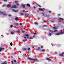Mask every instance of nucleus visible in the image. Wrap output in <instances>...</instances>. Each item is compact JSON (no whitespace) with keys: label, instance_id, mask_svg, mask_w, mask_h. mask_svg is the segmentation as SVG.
<instances>
[{"label":"nucleus","instance_id":"f257e3e1","mask_svg":"<svg viewBox=\"0 0 64 64\" xmlns=\"http://www.w3.org/2000/svg\"><path fill=\"white\" fill-rule=\"evenodd\" d=\"M53 29H55V30H54V31H51V32L52 33H53L54 32H57L58 31L56 30V28L55 27H53Z\"/></svg>","mask_w":64,"mask_h":64},{"label":"nucleus","instance_id":"f03ea898","mask_svg":"<svg viewBox=\"0 0 64 64\" xmlns=\"http://www.w3.org/2000/svg\"><path fill=\"white\" fill-rule=\"evenodd\" d=\"M17 8V5H14L12 6L11 7V8Z\"/></svg>","mask_w":64,"mask_h":64},{"label":"nucleus","instance_id":"7ed1b4c3","mask_svg":"<svg viewBox=\"0 0 64 64\" xmlns=\"http://www.w3.org/2000/svg\"><path fill=\"white\" fill-rule=\"evenodd\" d=\"M27 59H28V60H32V61H33V58H32L30 57H27Z\"/></svg>","mask_w":64,"mask_h":64},{"label":"nucleus","instance_id":"20e7f679","mask_svg":"<svg viewBox=\"0 0 64 64\" xmlns=\"http://www.w3.org/2000/svg\"><path fill=\"white\" fill-rule=\"evenodd\" d=\"M32 61H36V62H38V60H37V58L33 59Z\"/></svg>","mask_w":64,"mask_h":64},{"label":"nucleus","instance_id":"39448f33","mask_svg":"<svg viewBox=\"0 0 64 64\" xmlns=\"http://www.w3.org/2000/svg\"><path fill=\"white\" fill-rule=\"evenodd\" d=\"M25 15L26 16V17H29V16H31V15H29L28 14H25Z\"/></svg>","mask_w":64,"mask_h":64},{"label":"nucleus","instance_id":"423d86ee","mask_svg":"<svg viewBox=\"0 0 64 64\" xmlns=\"http://www.w3.org/2000/svg\"><path fill=\"white\" fill-rule=\"evenodd\" d=\"M46 60H48V61H51L52 60V59H50L49 58H46Z\"/></svg>","mask_w":64,"mask_h":64},{"label":"nucleus","instance_id":"0eeeda50","mask_svg":"<svg viewBox=\"0 0 64 64\" xmlns=\"http://www.w3.org/2000/svg\"><path fill=\"white\" fill-rule=\"evenodd\" d=\"M14 20L16 21H18L19 20L18 19V17L16 16L15 18H14Z\"/></svg>","mask_w":64,"mask_h":64},{"label":"nucleus","instance_id":"6e6552de","mask_svg":"<svg viewBox=\"0 0 64 64\" xmlns=\"http://www.w3.org/2000/svg\"><path fill=\"white\" fill-rule=\"evenodd\" d=\"M62 54H59V56H63V54H64V52H62Z\"/></svg>","mask_w":64,"mask_h":64},{"label":"nucleus","instance_id":"1a4fd4ad","mask_svg":"<svg viewBox=\"0 0 64 64\" xmlns=\"http://www.w3.org/2000/svg\"><path fill=\"white\" fill-rule=\"evenodd\" d=\"M20 32L21 33H24L26 32V31H25V30H22L20 31Z\"/></svg>","mask_w":64,"mask_h":64},{"label":"nucleus","instance_id":"9d476101","mask_svg":"<svg viewBox=\"0 0 64 64\" xmlns=\"http://www.w3.org/2000/svg\"><path fill=\"white\" fill-rule=\"evenodd\" d=\"M22 50L24 51H27V48H22Z\"/></svg>","mask_w":64,"mask_h":64},{"label":"nucleus","instance_id":"9b49d317","mask_svg":"<svg viewBox=\"0 0 64 64\" xmlns=\"http://www.w3.org/2000/svg\"><path fill=\"white\" fill-rule=\"evenodd\" d=\"M12 10L13 11H14V12H17L18 11V10H16L14 9H12Z\"/></svg>","mask_w":64,"mask_h":64},{"label":"nucleus","instance_id":"f8f14e48","mask_svg":"<svg viewBox=\"0 0 64 64\" xmlns=\"http://www.w3.org/2000/svg\"><path fill=\"white\" fill-rule=\"evenodd\" d=\"M25 36L27 37V38H28V37H29V34H25Z\"/></svg>","mask_w":64,"mask_h":64},{"label":"nucleus","instance_id":"ddd939ff","mask_svg":"<svg viewBox=\"0 0 64 64\" xmlns=\"http://www.w3.org/2000/svg\"><path fill=\"white\" fill-rule=\"evenodd\" d=\"M41 52H45V50L44 49H42L41 50Z\"/></svg>","mask_w":64,"mask_h":64},{"label":"nucleus","instance_id":"4468645a","mask_svg":"<svg viewBox=\"0 0 64 64\" xmlns=\"http://www.w3.org/2000/svg\"><path fill=\"white\" fill-rule=\"evenodd\" d=\"M23 58L24 59H25L26 58V56H25V54H24L23 56Z\"/></svg>","mask_w":64,"mask_h":64},{"label":"nucleus","instance_id":"2eb2a0df","mask_svg":"<svg viewBox=\"0 0 64 64\" xmlns=\"http://www.w3.org/2000/svg\"><path fill=\"white\" fill-rule=\"evenodd\" d=\"M59 20H62V21H63V20H64V19L60 18H59Z\"/></svg>","mask_w":64,"mask_h":64},{"label":"nucleus","instance_id":"dca6fc26","mask_svg":"<svg viewBox=\"0 0 64 64\" xmlns=\"http://www.w3.org/2000/svg\"><path fill=\"white\" fill-rule=\"evenodd\" d=\"M11 6V5L10 4H8L7 5V7H8V8H9V7H10Z\"/></svg>","mask_w":64,"mask_h":64},{"label":"nucleus","instance_id":"f3484780","mask_svg":"<svg viewBox=\"0 0 64 64\" xmlns=\"http://www.w3.org/2000/svg\"><path fill=\"white\" fill-rule=\"evenodd\" d=\"M7 63L6 62H4L2 63V64H7Z\"/></svg>","mask_w":64,"mask_h":64},{"label":"nucleus","instance_id":"a211bd4d","mask_svg":"<svg viewBox=\"0 0 64 64\" xmlns=\"http://www.w3.org/2000/svg\"><path fill=\"white\" fill-rule=\"evenodd\" d=\"M49 16H50L49 15L47 14L46 16V17H48V18H50V17H49Z\"/></svg>","mask_w":64,"mask_h":64},{"label":"nucleus","instance_id":"6ab92c4d","mask_svg":"<svg viewBox=\"0 0 64 64\" xmlns=\"http://www.w3.org/2000/svg\"><path fill=\"white\" fill-rule=\"evenodd\" d=\"M35 4H36V5H37V6H38V7H40V5H39L38 4H37L36 3H35Z\"/></svg>","mask_w":64,"mask_h":64},{"label":"nucleus","instance_id":"aec40b11","mask_svg":"<svg viewBox=\"0 0 64 64\" xmlns=\"http://www.w3.org/2000/svg\"><path fill=\"white\" fill-rule=\"evenodd\" d=\"M60 33V34L62 35V34H64V32H62Z\"/></svg>","mask_w":64,"mask_h":64},{"label":"nucleus","instance_id":"412c9836","mask_svg":"<svg viewBox=\"0 0 64 64\" xmlns=\"http://www.w3.org/2000/svg\"><path fill=\"white\" fill-rule=\"evenodd\" d=\"M61 34L60 33V32L58 33H57L56 34V35H60Z\"/></svg>","mask_w":64,"mask_h":64},{"label":"nucleus","instance_id":"4be33fe9","mask_svg":"<svg viewBox=\"0 0 64 64\" xmlns=\"http://www.w3.org/2000/svg\"><path fill=\"white\" fill-rule=\"evenodd\" d=\"M33 38L32 37H30V38H28V39H33Z\"/></svg>","mask_w":64,"mask_h":64},{"label":"nucleus","instance_id":"5701e85b","mask_svg":"<svg viewBox=\"0 0 64 64\" xmlns=\"http://www.w3.org/2000/svg\"><path fill=\"white\" fill-rule=\"evenodd\" d=\"M41 14L42 15V16H44V12H42Z\"/></svg>","mask_w":64,"mask_h":64},{"label":"nucleus","instance_id":"b1692460","mask_svg":"<svg viewBox=\"0 0 64 64\" xmlns=\"http://www.w3.org/2000/svg\"><path fill=\"white\" fill-rule=\"evenodd\" d=\"M11 34H14V32L13 31L11 32Z\"/></svg>","mask_w":64,"mask_h":64},{"label":"nucleus","instance_id":"393cba45","mask_svg":"<svg viewBox=\"0 0 64 64\" xmlns=\"http://www.w3.org/2000/svg\"><path fill=\"white\" fill-rule=\"evenodd\" d=\"M22 7L23 8H25V6L23 4H22Z\"/></svg>","mask_w":64,"mask_h":64},{"label":"nucleus","instance_id":"a878e982","mask_svg":"<svg viewBox=\"0 0 64 64\" xmlns=\"http://www.w3.org/2000/svg\"><path fill=\"white\" fill-rule=\"evenodd\" d=\"M39 10L40 11H41V10L42 11H44V10L42 8H39Z\"/></svg>","mask_w":64,"mask_h":64},{"label":"nucleus","instance_id":"bb28decb","mask_svg":"<svg viewBox=\"0 0 64 64\" xmlns=\"http://www.w3.org/2000/svg\"><path fill=\"white\" fill-rule=\"evenodd\" d=\"M27 6H28V7H30V5L29 4H27Z\"/></svg>","mask_w":64,"mask_h":64},{"label":"nucleus","instance_id":"cd10ccee","mask_svg":"<svg viewBox=\"0 0 64 64\" xmlns=\"http://www.w3.org/2000/svg\"><path fill=\"white\" fill-rule=\"evenodd\" d=\"M28 51H29L30 50V48H28L27 49Z\"/></svg>","mask_w":64,"mask_h":64},{"label":"nucleus","instance_id":"c85d7f7f","mask_svg":"<svg viewBox=\"0 0 64 64\" xmlns=\"http://www.w3.org/2000/svg\"><path fill=\"white\" fill-rule=\"evenodd\" d=\"M41 48L40 47H39L37 49V50H40Z\"/></svg>","mask_w":64,"mask_h":64},{"label":"nucleus","instance_id":"c756f323","mask_svg":"<svg viewBox=\"0 0 64 64\" xmlns=\"http://www.w3.org/2000/svg\"><path fill=\"white\" fill-rule=\"evenodd\" d=\"M15 25H17L18 26V25H19L17 23L15 24Z\"/></svg>","mask_w":64,"mask_h":64},{"label":"nucleus","instance_id":"7c9ffc66","mask_svg":"<svg viewBox=\"0 0 64 64\" xmlns=\"http://www.w3.org/2000/svg\"><path fill=\"white\" fill-rule=\"evenodd\" d=\"M43 27H47V26H46L45 25H44L43 26Z\"/></svg>","mask_w":64,"mask_h":64},{"label":"nucleus","instance_id":"2f4dec72","mask_svg":"<svg viewBox=\"0 0 64 64\" xmlns=\"http://www.w3.org/2000/svg\"><path fill=\"white\" fill-rule=\"evenodd\" d=\"M20 15H24V14L21 13H20Z\"/></svg>","mask_w":64,"mask_h":64},{"label":"nucleus","instance_id":"473e14b6","mask_svg":"<svg viewBox=\"0 0 64 64\" xmlns=\"http://www.w3.org/2000/svg\"><path fill=\"white\" fill-rule=\"evenodd\" d=\"M1 49H2V50H4V48H1Z\"/></svg>","mask_w":64,"mask_h":64},{"label":"nucleus","instance_id":"72a5a7b5","mask_svg":"<svg viewBox=\"0 0 64 64\" xmlns=\"http://www.w3.org/2000/svg\"><path fill=\"white\" fill-rule=\"evenodd\" d=\"M10 46H12V42H11V43H10Z\"/></svg>","mask_w":64,"mask_h":64},{"label":"nucleus","instance_id":"f704fd0d","mask_svg":"<svg viewBox=\"0 0 64 64\" xmlns=\"http://www.w3.org/2000/svg\"><path fill=\"white\" fill-rule=\"evenodd\" d=\"M13 31H14V32H17V30H13Z\"/></svg>","mask_w":64,"mask_h":64},{"label":"nucleus","instance_id":"c9c22d12","mask_svg":"<svg viewBox=\"0 0 64 64\" xmlns=\"http://www.w3.org/2000/svg\"><path fill=\"white\" fill-rule=\"evenodd\" d=\"M4 16H6V15H7V14H4Z\"/></svg>","mask_w":64,"mask_h":64},{"label":"nucleus","instance_id":"e433bc0d","mask_svg":"<svg viewBox=\"0 0 64 64\" xmlns=\"http://www.w3.org/2000/svg\"><path fill=\"white\" fill-rule=\"evenodd\" d=\"M8 16H9V17H11V15L10 14H9L8 15Z\"/></svg>","mask_w":64,"mask_h":64},{"label":"nucleus","instance_id":"4c0bfd02","mask_svg":"<svg viewBox=\"0 0 64 64\" xmlns=\"http://www.w3.org/2000/svg\"><path fill=\"white\" fill-rule=\"evenodd\" d=\"M14 62H15L16 63V60H14Z\"/></svg>","mask_w":64,"mask_h":64},{"label":"nucleus","instance_id":"58836bf2","mask_svg":"<svg viewBox=\"0 0 64 64\" xmlns=\"http://www.w3.org/2000/svg\"><path fill=\"white\" fill-rule=\"evenodd\" d=\"M49 35H50V36H51V33H50L49 34Z\"/></svg>","mask_w":64,"mask_h":64},{"label":"nucleus","instance_id":"ea45409f","mask_svg":"<svg viewBox=\"0 0 64 64\" xmlns=\"http://www.w3.org/2000/svg\"><path fill=\"white\" fill-rule=\"evenodd\" d=\"M13 27V25H11L10 26V27L11 28H12V27Z\"/></svg>","mask_w":64,"mask_h":64},{"label":"nucleus","instance_id":"a19ab883","mask_svg":"<svg viewBox=\"0 0 64 64\" xmlns=\"http://www.w3.org/2000/svg\"><path fill=\"white\" fill-rule=\"evenodd\" d=\"M18 32H20V30H19V29L18 30Z\"/></svg>","mask_w":64,"mask_h":64},{"label":"nucleus","instance_id":"79ce46f5","mask_svg":"<svg viewBox=\"0 0 64 64\" xmlns=\"http://www.w3.org/2000/svg\"><path fill=\"white\" fill-rule=\"evenodd\" d=\"M15 3H17V2H18L17 1H15Z\"/></svg>","mask_w":64,"mask_h":64},{"label":"nucleus","instance_id":"37998d69","mask_svg":"<svg viewBox=\"0 0 64 64\" xmlns=\"http://www.w3.org/2000/svg\"><path fill=\"white\" fill-rule=\"evenodd\" d=\"M6 6V4H4L2 6L3 7H4V6Z\"/></svg>","mask_w":64,"mask_h":64},{"label":"nucleus","instance_id":"c03bdc74","mask_svg":"<svg viewBox=\"0 0 64 64\" xmlns=\"http://www.w3.org/2000/svg\"><path fill=\"white\" fill-rule=\"evenodd\" d=\"M16 5H17L18 6H19V4H18V3H17L16 4Z\"/></svg>","mask_w":64,"mask_h":64},{"label":"nucleus","instance_id":"a18cd8bd","mask_svg":"<svg viewBox=\"0 0 64 64\" xmlns=\"http://www.w3.org/2000/svg\"><path fill=\"white\" fill-rule=\"evenodd\" d=\"M51 21L52 22H54V21L53 20H52Z\"/></svg>","mask_w":64,"mask_h":64},{"label":"nucleus","instance_id":"49530a36","mask_svg":"<svg viewBox=\"0 0 64 64\" xmlns=\"http://www.w3.org/2000/svg\"><path fill=\"white\" fill-rule=\"evenodd\" d=\"M24 38L25 39H26V38H26V36H24Z\"/></svg>","mask_w":64,"mask_h":64},{"label":"nucleus","instance_id":"de8ad7c7","mask_svg":"<svg viewBox=\"0 0 64 64\" xmlns=\"http://www.w3.org/2000/svg\"><path fill=\"white\" fill-rule=\"evenodd\" d=\"M22 24L21 23H20V25H22Z\"/></svg>","mask_w":64,"mask_h":64},{"label":"nucleus","instance_id":"09e8293b","mask_svg":"<svg viewBox=\"0 0 64 64\" xmlns=\"http://www.w3.org/2000/svg\"><path fill=\"white\" fill-rule=\"evenodd\" d=\"M22 41H23L24 42H25V39H24V40H22Z\"/></svg>","mask_w":64,"mask_h":64},{"label":"nucleus","instance_id":"8fccbe9b","mask_svg":"<svg viewBox=\"0 0 64 64\" xmlns=\"http://www.w3.org/2000/svg\"><path fill=\"white\" fill-rule=\"evenodd\" d=\"M4 1H5V2H7V0H4Z\"/></svg>","mask_w":64,"mask_h":64},{"label":"nucleus","instance_id":"3c124183","mask_svg":"<svg viewBox=\"0 0 64 64\" xmlns=\"http://www.w3.org/2000/svg\"><path fill=\"white\" fill-rule=\"evenodd\" d=\"M2 50L1 48H0V52L2 51Z\"/></svg>","mask_w":64,"mask_h":64},{"label":"nucleus","instance_id":"603ef678","mask_svg":"<svg viewBox=\"0 0 64 64\" xmlns=\"http://www.w3.org/2000/svg\"><path fill=\"white\" fill-rule=\"evenodd\" d=\"M36 24V25H38V23H36V24Z\"/></svg>","mask_w":64,"mask_h":64},{"label":"nucleus","instance_id":"864d4df0","mask_svg":"<svg viewBox=\"0 0 64 64\" xmlns=\"http://www.w3.org/2000/svg\"><path fill=\"white\" fill-rule=\"evenodd\" d=\"M34 35H36V34H37V33H34Z\"/></svg>","mask_w":64,"mask_h":64},{"label":"nucleus","instance_id":"5fc2aeb1","mask_svg":"<svg viewBox=\"0 0 64 64\" xmlns=\"http://www.w3.org/2000/svg\"><path fill=\"white\" fill-rule=\"evenodd\" d=\"M33 8L34 9H35V8H36V7L35 6H34Z\"/></svg>","mask_w":64,"mask_h":64},{"label":"nucleus","instance_id":"6e6d98bb","mask_svg":"<svg viewBox=\"0 0 64 64\" xmlns=\"http://www.w3.org/2000/svg\"><path fill=\"white\" fill-rule=\"evenodd\" d=\"M33 37H35V35H34V36H33Z\"/></svg>","mask_w":64,"mask_h":64},{"label":"nucleus","instance_id":"4d7b16f0","mask_svg":"<svg viewBox=\"0 0 64 64\" xmlns=\"http://www.w3.org/2000/svg\"><path fill=\"white\" fill-rule=\"evenodd\" d=\"M49 13H51V11H49Z\"/></svg>","mask_w":64,"mask_h":64},{"label":"nucleus","instance_id":"13d9d810","mask_svg":"<svg viewBox=\"0 0 64 64\" xmlns=\"http://www.w3.org/2000/svg\"><path fill=\"white\" fill-rule=\"evenodd\" d=\"M43 21H44V22H46V20H44Z\"/></svg>","mask_w":64,"mask_h":64},{"label":"nucleus","instance_id":"bf43d9fd","mask_svg":"<svg viewBox=\"0 0 64 64\" xmlns=\"http://www.w3.org/2000/svg\"><path fill=\"white\" fill-rule=\"evenodd\" d=\"M17 62H18V61H19V60H18V58L17 59Z\"/></svg>","mask_w":64,"mask_h":64},{"label":"nucleus","instance_id":"052dcab7","mask_svg":"<svg viewBox=\"0 0 64 64\" xmlns=\"http://www.w3.org/2000/svg\"><path fill=\"white\" fill-rule=\"evenodd\" d=\"M1 13H2V14H3L4 12H1Z\"/></svg>","mask_w":64,"mask_h":64},{"label":"nucleus","instance_id":"680f3d73","mask_svg":"<svg viewBox=\"0 0 64 64\" xmlns=\"http://www.w3.org/2000/svg\"><path fill=\"white\" fill-rule=\"evenodd\" d=\"M41 48H43V46H41Z\"/></svg>","mask_w":64,"mask_h":64},{"label":"nucleus","instance_id":"e2e57ef3","mask_svg":"<svg viewBox=\"0 0 64 64\" xmlns=\"http://www.w3.org/2000/svg\"><path fill=\"white\" fill-rule=\"evenodd\" d=\"M58 16H60V14H58Z\"/></svg>","mask_w":64,"mask_h":64},{"label":"nucleus","instance_id":"0e129e2a","mask_svg":"<svg viewBox=\"0 0 64 64\" xmlns=\"http://www.w3.org/2000/svg\"><path fill=\"white\" fill-rule=\"evenodd\" d=\"M60 31H61V32H62V30H61Z\"/></svg>","mask_w":64,"mask_h":64},{"label":"nucleus","instance_id":"69168bd1","mask_svg":"<svg viewBox=\"0 0 64 64\" xmlns=\"http://www.w3.org/2000/svg\"><path fill=\"white\" fill-rule=\"evenodd\" d=\"M50 59H51V58H50Z\"/></svg>","mask_w":64,"mask_h":64},{"label":"nucleus","instance_id":"338daca9","mask_svg":"<svg viewBox=\"0 0 64 64\" xmlns=\"http://www.w3.org/2000/svg\"><path fill=\"white\" fill-rule=\"evenodd\" d=\"M49 29V30H50V29Z\"/></svg>","mask_w":64,"mask_h":64},{"label":"nucleus","instance_id":"774afa93","mask_svg":"<svg viewBox=\"0 0 64 64\" xmlns=\"http://www.w3.org/2000/svg\"><path fill=\"white\" fill-rule=\"evenodd\" d=\"M18 57H19V56H18Z\"/></svg>","mask_w":64,"mask_h":64}]
</instances>
